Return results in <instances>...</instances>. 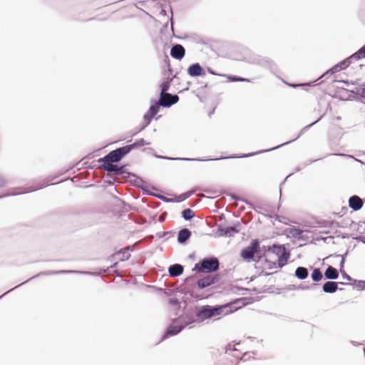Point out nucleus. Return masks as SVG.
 <instances>
[{
    "label": "nucleus",
    "instance_id": "9",
    "mask_svg": "<svg viewBox=\"0 0 365 365\" xmlns=\"http://www.w3.org/2000/svg\"><path fill=\"white\" fill-rule=\"evenodd\" d=\"M220 279L218 274H207L197 282L198 289H203L217 282Z\"/></svg>",
    "mask_w": 365,
    "mask_h": 365
},
{
    "label": "nucleus",
    "instance_id": "4",
    "mask_svg": "<svg viewBox=\"0 0 365 365\" xmlns=\"http://www.w3.org/2000/svg\"><path fill=\"white\" fill-rule=\"evenodd\" d=\"M219 260L215 257H205L195 264L193 271L203 273H212L219 269Z\"/></svg>",
    "mask_w": 365,
    "mask_h": 365
},
{
    "label": "nucleus",
    "instance_id": "55",
    "mask_svg": "<svg viewBox=\"0 0 365 365\" xmlns=\"http://www.w3.org/2000/svg\"><path fill=\"white\" fill-rule=\"evenodd\" d=\"M233 356H235V357H237V358L239 356H238L237 354H233Z\"/></svg>",
    "mask_w": 365,
    "mask_h": 365
},
{
    "label": "nucleus",
    "instance_id": "35",
    "mask_svg": "<svg viewBox=\"0 0 365 365\" xmlns=\"http://www.w3.org/2000/svg\"><path fill=\"white\" fill-rule=\"evenodd\" d=\"M227 78L232 82H249L248 78L237 76H228Z\"/></svg>",
    "mask_w": 365,
    "mask_h": 365
},
{
    "label": "nucleus",
    "instance_id": "42",
    "mask_svg": "<svg viewBox=\"0 0 365 365\" xmlns=\"http://www.w3.org/2000/svg\"><path fill=\"white\" fill-rule=\"evenodd\" d=\"M315 83V81H312L308 83H300V84H295V85H291L293 88H296L298 86H314Z\"/></svg>",
    "mask_w": 365,
    "mask_h": 365
},
{
    "label": "nucleus",
    "instance_id": "58",
    "mask_svg": "<svg viewBox=\"0 0 365 365\" xmlns=\"http://www.w3.org/2000/svg\"><path fill=\"white\" fill-rule=\"evenodd\" d=\"M38 274H36V276H34V277H38ZM33 278H34V277H33ZM31 279H32V277H31V278H29V280H31Z\"/></svg>",
    "mask_w": 365,
    "mask_h": 365
},
{
    "label": "nucleus",
    "instance_id": "11",
    "mask_svg": "<svg viewBox=\"0 0 365 365\" xmlns=\"http://www.w3.org/2000/svg\"><path fill=\"white\" fill-rule=\"evenodd\" d=\"M159 158L168 159L170 160H183V161H209V160H220L223 159L236 158V156H228L222 158H217L212 159H202V158H169L165 156H158Z\"/></svg>",
    "mask_w": 365,
    "mask_h": 365
},
{
    "label": "nucleus",
    "instance_id": "36",
    "mask_svg": "<svg viewBox=\"0 0 365 365\" xmlns=\"http://www.w3.org/2000/svg\"><path fill=\"white\" fill-rule=\"evenodd\" d=\"M153 115H152L151 114H150V113H146L143 118L144 119L147 121L146 122V124L141 128V130L144 129L145 127H147L151 122L152 119L153 118Z\"/></svg>",
    "mask_w": 365,
    "mask_h": 365
},
{
    "label": "nucleus",
    "instance_id": "51",
    "mask_svg": "<svg viewBox=\"0 0 365 365\" xmlns=\"http://www.w3.org/2000/svg\"><path fill=\"white\" fill-rule=\"evenodd\" d=\"M159 198L163 200L165 202L169 201L165 197H159Z\"/></svg>",
    "mask_w": 365,
    "mask_h": 365
},
{
    "label": "nucleus",
    "instance_id": "40",
    "mask_svg": "<svg viewBox=\"0 0 365 365\" xmlns=\"http://www.w3.org/2000/svg\"><path fill=\"white\" fill-rule=\"evenodd\" d=\"M275 220L286 225L288 224L287 222L286 221L287 219L285 217L276 215Z\"/></svg>",
    "mask_w": 365,
    "mask_h": 365
},
{
    "label": "nucleus",
    "instance_id": "26",
    "mask_svg": "<svg viewBox=\"0 0 365 365\" xmlns=\"http://www.w3.org/2000/svg\"><path fill=\"white\" fill-rule=\"evenodd\" d=\"M311 277L314 282H318L323 278V274L319 268H314L311 274Z\"/></svg>",
    "mask_w": 365,
    "mask_h": 365
},
{
    "label": "nucleus",
    "instance_id": "33",
    "mask_svg": "<svg viewBox=\"0 0 365 365\" xmlns=\"http://www.w3.org/2000/svg\"><path fill=\"white\" fill-rule=\"evenodd\" d=\"M353 57H355V60H359L362 58H365V44L356 52L353 53Z\"/></svg>",
    "mask_w": 365,
    "mask_h": 365
},
{
    "label": "nucleus",
    "instance_id": "30",
    "mask_svg": "<svg viewBox=\"0 0 365 365\" xmlns=\"http://www.w3.org/2000/svg\"><path fill=\"white\" fill-rule=\"evenodd\" d=\"M353 59H355V57H353L352 54L348 58L339 62V64L341 67V70H344L345 68H346L351 63Z\"/></svg>",
    "mask_w": 365,
    "mask_h": 365
},
{
    "label": "nucleus",
    "instance_id": "63",
    "mask_svg": "<svg viewBox=\"0 0 365 365\" xmlns=\"http://www.w3.org/2000/svg\"><path fill=\"white\" fill-rule=\"evenodd\" d=\"M35 190H37V188L33 189L32 191H35Z\"/></svg>",
    "mask_w": 365,
    "mask_h": 365
},
{
    "label": "nucleus",
    "instance_id": "22",
    "mask_svg": "<svg viewBox=\"0 0 365 365\" xmlns=\"http://www.w3.org/2000/svg\"><path fill=\"white\" fill-rule=\"evenodd\" d=\"M294 276L301 280L307 279L309 276L308 269L304 267H298L295 270Z\"/></svg>",
    "mask_w": 365,
    "mask_h": 365
},
{
    "label": "nucleus",
    "instance_id": "25",
    "mask_svg": "<svg viewBox=\"0 0 365 365\" xmlns=\"http://www.w3.org/2000/svg\"><path fill=\"white\" fill-rule=\"evenodd\" d=\"M172 80H173L172 78H168L165 81H164L163 83H162L160 84V95L168 93L167 91L170 88Z\"/></svg>",
    "mask_w": 365,
    "mask_h": 365
},
{
    "label": "nucleus",
    "instance_id": "20",
    "mask_svg": "<svg viewBox=\"0 0 365 365\" xmlns=\"http://www.w3.org/2000/svg\"><path fill=\"white\" fill-rule=\"evenodd\" d=\"M324 277L326 279L330 280L336 279L339 277V272L336 268L329 265L324 272Z\"/></svg>",
    "mask_w": 365,
    "mask_h": 365
},
{
    "label": "nucleus",
    "instance_id": "38",
    "mask_svg": "<svg viewBox=\"0 0 365 365\" xmlns=\"http://www.w3.org/2000/svg\"><path fill=\"white\" fill-rule=\"evenodd\" d=\"M340 272L341 273L343 279H346L349 281L352 280V278L349 274H347L346 272L344 271V267L341 268V267H340Z\"/></svg>",
    "mask_w": 365,
    "mask_h": 365
},
{
    "label": "nucleus",
    "instance_id": "57",
    "mask_svg": "<svg viewBox=\"0 0 365 365\" xmlns=\"http://www.w3.org/2000/svg\"><path fill=\"white\" fill-rule=\"evenodd\" d=\"M322 78V76L320 78H318V79H316V81H314L315 82L316 81H318V80H320V78Z\"/></svg>",
    "mask_w": 365,
    "mask_h": 365
},
{
    "label": "nucleus",
    "instance_id": "44",
    "mask_svg": "<svg viewBox=\"0 0 365 365\" xmlns=\"http://www.w3.org/2000/svg\"><path fill=\"white\" fill-rule=\"evenodd\" d=\"M195 192V190H191L183 194L184 199L190 197Z\"/></svg>",
    "mask_w": 365,
    "mask_h": 365
},
{
    "label": "nucleus",
    "instance_id": "48",
    "mask_svg": "<svg viewBox=\"0 0 365 365\" xmlns=\"http://www.w3.org/2000/svg\"><path fill=\"white\" fill-rule=\"evenodd\" d=\"M361 96L363 98H365V88L361 90Z\"/></svg>",
    "mask_w": 365,
    "mask_h": 365
},
{
    "label": "nucleus",
    "instance_id": "34",
    "mask_svg": "<svg viewBox=\"0 0 365 365\" xmlns=\"http://www.w3.org/2000/svg\"><path fill=\"white\" fill-rule=\"evenodd\" d=\"M149 144H150V143H147V142H145V140L143 138H140V139L136 140L134 143L130 144V145L132 149L133 150L135 148L143 146L145 145H149Z\"/></svg>",
    "mask_w": 365,
    "mask_h": 365
},
{
    "label": "nucleus",
    "instance_id": "39",
    "mask_svg": "<svg viewBox=\"0 0 365 365\" xmlns=\"http://www.w3.org/2000/svg\"><path fill=\"white\" fill-rule=\"evenodd\" d=\"M328 155L348 156V157H349V158H351L354 159V160H356V161H357V162H359V163H360L363 164V163H362L360 160H358V159H356V158H354V157H353V156H351V155H344V154H343V153H330V154H329Z\"/></svg>",
    "mask_w": 365,
    "mask_h": 365
},
{
    "label": "nucleus",
    "instance_id": "27",
    "mask_svg": "<svg viewBox=\"0 0 365 365\" xmlns=\"http://www.w3.org/2000/svg\"><path fill=\"white\" fill-rule=\"evenodd\" d=\"M129 248H123L119 250L117 253L118 255H120V261H126L128 260L130 257V254L128 252Z\"/></svg>",
    "mask_w": 365,
    "mask_h": 365
},
{
    "label": "nucleus",
    "instance_id": "16",
    "mask_svg": "<svg viewBox=\"0 0 365 365\" xmlns=\"http://www.w3.org/2000/svg\"><path fill=\"white\" fill-rule=\"evenodd\" d=\"M363 201L358 195H352L349 199V206L354 211L359 210L363 206Z\"/></svg>",
    "mask_w": 365,
    "mask_h": 365
},
{
    "label": "nucleus",
    "instance_id": "50",
    "mask_svg": "<svg viewBox=\"0 0 365 365\" xmlns=\"http://www.w3.org/2000/svg\"><path fill=\"white\" fill-rule=\"evenodd\" d=\"M231 197L233 199V200H240V197L235 195H231Z\"/></svg>",
    "mask_w": 365,
    "mask_h": 365
},
{
    "label": "nucleus",
    "instance_id": "24",
    "mask_svg": "<svg viewBox=\"0 0 365 365\" xmlns=\"http://www.w3.org/2000/svg\"><path fill=\"white\" fill-rule=\"evenodd\" d=\"M160 106L161 105H160V103L158 101H152L148 112L155 116L158 113Z\"/></svg>",
    "mask_w": 365,
    "mask_h": 365
},
{
    "label": "nucleus",
    "instance_id": "41",
    "mask_svg": "<svg viewBox=\"0 0 365 365\" xmlns=\"http://www.w3.org/2000/svg\"><path fill=\"white\" fill-rule=\"evenodd\" d=\"M30 191H23V192H12V193H8V194H5L2 197H6V196H15V195H22V194H24V193H27V192H29Z\"/></svg>",
    "mask_w": 365,
    "mask_h": 365
},
{
    "label": "nucleus",
    "instance_id": "10",
    "mask_svg": "<svg viewBox=\"0 0 365 365\" xmlns=\"http://www.w3.org/2000/svg\"><path fill=\"white\" fill-rule=\"evenodd\" d=\"M101 167L108 173L113 175H119L123 174L124 171L123 166H118L114 165L113 163L102 162Z\"/></svg>",
    "mask_w": 365,
    "mask_h": 365
},
{
    "label": "nucleus",
    "instance_id": "59",
    "mask_svg": "<svg viewBox=\"0 0 365 365\" xmlns=\"http://www.w3.org/2000/svg\"><path fill=\"white\" fill-rule=\"evenodd\" d=\"M339 284H340L341 285L345 284V283L344 282H339Z\"/></svg>",
    "mask_w": 365,
    "mask_h": 365
},
{
    "label": "nucleus",
    "instance_id": "56",
    "mask_svg": "<svg viewBox=\"0 0 365 365\" xmlns=\"http://www.w3.org/2000/svg\"><path fill=\"white\" fill-rule=\"evenodd\" d=\"M322 78V76L320 78H318V79H316V81H314L315 82L316 81H318V80H320V78Z\"/></svg>",
    "mask_w": 365,
    "mask_h": 365
},
{
    "label": "nucleus",
    "instance_id": "1",
    "mask_svg": "<svg viewBox=\"0 0 365 365\" xmlns=\"http://www.w3.org/2000/svg\"><path fill=\"white\" fill-rule=\"evenodd\" d=\"M237 300H235L231 303L222 304V305H203L197 308L195 311V322L202 323L206 320L211 319L213 318L219 319V316L227 315L232 313L237 310L235 307L232 309V306L237 303Z\"/></svg>",
    "mask_w": 365,
    "mask_h": 365
},
{
    "label": "nucleus",
    "instance_id": "8",
    "mask_svg": "<svg viewBox=\"0 0 365 365\" xmlns=\"http://www.w3.org/2000/svg\"><path fill=\"white\" fill-rule=\"evenodd\" d=\"M317 122H318V120H316V121H314V122H313V123H310L309 125H306L305 127H304V128L301 130L300 133H299L297 135V137H296L294 139H293V140H289V141H287V142H286V143H282V144H281V145H277V146H275V147H274V148H269V149H267V150H261V151H259V152H257V153H255L244 154V155H242V156H240V158H246V157L252 156V155H255V154H257V153H264V152H269V151H271V150H272L277 149V148H280V147H282V146H283V145H287V144H289V143H292V142L294 141L295 140L298 139V138H299V137H300V136H301V135H302L305 131H307L309 128H311L313 125H314V124H315V123H317Z\"/></svg>",
    "mask_w": 365,
    "mask_h": 365
},
{
    "label": "nucleus",
    "instance_id": "43",
    "mask_svg": "<svg viewBox=\"0 0 365 365\" xmlns=\"http://www.w3.org/2000/svg\"><path fill=\"white\" fill-rule=\"evenodd\" d=\"M346 255H347V252H345L344 255H337V257H341V262H340V267H341V268L344 267V262H345V257H346Z\"/></svg>",
    "mask_w": 365,
    "mask_h": 365
},
{
    "label": "nucleus",
    "instance_id": "28",
    "mask_svg": "<svg viewBox=\"0 0 365 365\" xmlns=\"http://www.w3.org/2000/svg\"><path fill=\"white\" fill-rule=\"evenodd\" d=\"M268 257H269L268 255ZM263 257H265L264 259V266L266 267V268L269 269H275V268H279L277 267V261H271L270 259H269L267 258V255L265 254L264 256H263Z\"/></svg>",
    "mask_w": 365,
    "mask_h": 365
},
{
    "label": "nucleus",
    "instance_id": "14",
    "mask_svg": "<svg viewBox=\"0 0 365 365\" xmlns=\"http://www.w3.org/2000/svg\"><path fill=\"white\" fill-rule=\"evenodd\" d=\"M122 159L117 149L110 151L108 154L98 160V162L118 163Z\"/></svg>",
    "mask_w": 365,
    "mask_h": 365
},
{
    "label": "nucleus",
    "instance_id": "3",
    "mask_svg": "<svg viewBox=\"0 0 365 365\" xmlns=\"http://www.w3.org/2000/svg\"><path fill=\"white\" fill-rule=\"evenodd\" d=\"M266 253L274 255L277 257V267L279 268L287 264L290 257L289 251L283 245L274 244L272 246L266 247Z\"/></svg>",
    "mask_w": 365,
    "mask_h": 365
},
{
    "label": "nucleus",
    "instance_id": "23",
    "mask_svg": "<svg viewBox=\"0 0 365 365\" xmlns=\"http://www.w3.org/2000/svg\"><path fill=\"white\" fill-rule=\"evenodd\" d=\"M259 63L272 71L274 69L275 67L274 63L267 57L260 59Z\"/></svg>",
    "mask_w": 365,
    "mask_h": 365
},
{
    "label": "nucleus",
    "instance_id": "61",
    "mask_svg": "<svg viewBox=\"0 0 365 365\" xmlns=\"http://www.w3.org/2000/svg\"><path fill=\"white\" fill-rule=\"evenodd\" d=\"M160 220H163L162 216H160Z\"/></svg>",
    "mask_w": 365,
    "mask_h": 365
},
{
    "label": "nucleus",
    "instance_id": "52",
    "mask_svg": "<svg viewBox=\"0 0 365 365\" xmlns=\"http://www.w3.org/2000/svg\"><path fill=\"white\" fill-rule=\"evenodd\" d=\"M127 248H129V249H128V252H129V251H133V250H134L133 246H129V247H128Z\"/></svg>",
    "mask_w": 365,
    "mask_h": 365
},
{
    "label": "nucleus",
    "instance_id": "32",
    "mask_svg": "<svg viewBox=\"0 0 365 365\" xmlns=\"http://www.w3.org/2000/svg\"><path fill=\"white\" fill-rule=\"evenodd\" d=\"M117 150L119 152V154L120 155L121 158H123L125 155L128 154L133 149L130 145H127L125 146L118 148H117Z\"/></svg>",
    "mask_w": 365,
    "mask_h": 365
},
{
    "label": "nucleus",
    "instance_id": "46",
    "mask_svg": "<svg viewBox=\"0 0 365 365\" xmlns=\"http://www.w3.org/2000/svg\"><path fill=\"white\" fill-rule=\"evenodd\" d=\"M6 181L5 178L2 175H0V187H4L6 185Z\"/></svg>",
    "mask_w": 365,
    "mask_h": 365
},
{
    "label": "nucleus",
    "instance_id": "21",
    "mask_svg": "<svg viewBox=\"0 0 365 365\" xmlns=\"http://www.w3.org/2000/svg\"><path fill=\"white\" fill-rule=\"evenodd\" d=\"M304 231L299 228L292 227H289L286 230V233L289 235L290 237L295 238V239H302V234Z\"/></svg>",
    "mask_w": 365,
    "mask_h": 365
},
{
    "label": "nucleus",
    "instance_id": "19",
    "mask_svg": "<svg viewBox=\"0 0 365 365\" xmlns=\"http://www.w3.org/2000/svg\"><path fill=\"white\" fill-rule=\"evenodd\" d=\"M191 231L188 228L181 229L178 234V242L180 244H183L187 242L191 237Z\"/></svg>",
    "mask_w": 365,
    "mask_h": 365
},
{
    "label": "nucleus",
    "instance_id": "15",
    "mask_svg": "<svg viewBox=\"0 0 365 365\" xmlns=\"http://www.w3.org/2000/svg\"><path fill=\"white\" fill-rule=\"evenodd\" d=\"M185 49L180 44H175L171 48L170 56L176 60H181L185 56Z\"/></svg>",
    "mask_w": 365,
    "mask_h": 365
},
{
    "label": "nucleus",
    "instance_id": "7",
    "mask_svg": "<svg viewBox=\"0 0 365 365\" xmlns=\"http://www.w3.org/2000/svg\"><path fill=\"white\" fill-rule=\"evenodd\" d=\"M179 101V97L176 94L165 93L159 96L158 101L163 108H169L173 105L177 103Z\"/></svg>",
    "mask_w": 365,
    "mask_h": 365
},
{
    "label": "nucleus",
    "instance_id": "64",
    "mask_svg": "<svg viewBox=\"0 0 365 365\" xmlns=\"http://www.w3.org/2000/svg\"><path fill=\"white\" fill-rule=\"evenodd\" d=\"M35 190H37V188L33 189L32 191H35Z\"/></svg>",
    "mask_w": 365,
    "mask_h": 365
},
{
    "label": "nucleus",
    "instance_id": "62",
    "mask_svg": "<svg viewBox=\"0 0 365 365\" xmlns=\"http://www.w3.org/2000/svg\"><path fill=\"white\" fill-rule=\"evenodd\" d=\"M160 220H163L162 216H160Z\"/></svg>",
    "mask_w": 365,
    "mask_h": 365
},
{
    "label": "nucleus",
    "instance_id": "29",
    "mask_svg": "<svg viewBox=\"0 0 365 365\" xmlns=\"http://www.w3.org/2000/svg\"><path fill=\"white\" fill-rule=\"evenodd\" d=\"M194 216V212L190 208H186L182 211V217L185 220H191Z\"/></svg>",
    "mask_w": 365,
    "mask_h": 365
},
{
    "label": "nucleus",
    "instance_id": "49",
    "mask_svg": "<svg viewBox=\"0 0 365 365\" xmlns=\"http://www.w3.org/2000/svg\"><path fill=\"white\" fill-rule=\"evenodd\" d=\"M207 71L210 73H211L212 75H217V73H215V71H213L210 68H207Z\"/></svg>",
    "mask_w": 365,
    "mask_h": 365
},
{
    "label": "nucleus",
    "instance_id": "60",
    "mask_svg": "<svg viewBox=\"0 0 365 365\" xmlns=\"http://www.w3.org/2000/svg\"><path fill=\"white\" fill-rule=\"evenodd\" d=\"M176 302H175V301H172V302H171V303H172V304H175Z\"/></svg>",
    "mask_w": 365,
    "mask_h": 365
},
{
    "label": "nucleus",
    "instance_id": "18",
    "mask_svg": "<svg viewBox=\"0 0 365 365\" xmlns=\"http://www.w3.org/2000/svg\"><path fill=\"white\" fill-rule=\"evenodd\" d=\"M339 282L327 281L322 286V290L325 293L333 294L338 289Z\"/></svg>",
    "mask_w": 365,
    "mask_h": 365
},
{
    "label": "nucleus",
    "instance_id": "45",
    "mask_svg": "<svg viewBox=\"0 0 365 365\" xmlns=\"http://www.w3.org/2000/svg\"><path fill=\"white\" fill-rule=\"evenodd\" d=\"M237 350L236 349H235L233 347V346H232L231 344H229L227 347H226V351L225 352L227 354H230L231 351H237Z\"/></svg>",
    "mask_w": 365,
    "mask_h": 365
},
{
    "label": "nucleus",
    "instance_id": "37",
    "mask_svg": "<svg viewBox=\"0 0 365 365\" xmlns=\"http://www.w3.org/2000/svg\"><path fill=\"white\" fill-rule=\"evenodd\" d=\"M355 283H356V288L357 290H363L365 289V281L362 280H354Z\"/></svg>",
    "mask_w": 365,
    "mask_h": 365
},
{
    "label": "nucleus",
    "instance_id": "13",
    "mask_svg": "<svg viewBox=\"0 0 365 365\" xmlns=\"http://www.w3.org/2000/svg\"><path fill=\"white\" fill-rule=\"evenodd\" d=\"M187 73L191 77L205 76V71L199 63L191 64L187 68Z\"/></svg>",
    "mask_w": 365,
    "mask_h": 365
},
{
    "label": "nucleus",
    "instance_id": "54",
    "mask_svg": "<svg viewBox=\"0 0 365 365\" xmlns=\"http://www.w3.org/2000/svg\"><path fill=\"white\" fill-rule=\"evenodd\" d=\"M116 265H117V262L114 263V264H113V265H111V266H110V267H111V268H112V267H115Z\"/></svg>",
    "mask_w": 365,
    "mask_h": 365
},
{
    "label": "nucleus",
    "instance_id": "53",
    "mask_svg": "<svg viewBox=\"0 0 365 365\" xmlns=\"http://www.w3.org/2000/svg\"><path fill=\"white\" fill-rule=\"evenodd\" d=\"M341 82L346 85L349 84L348 81H341Z\"/></svg>",
    "mask_w": 365,
    "mask_h": 365
},
{
    "label": "nucleus",
    "instance_id": "12",
    "mask_svg": "<svg viewBox=\"0 0 365 365\" xmlns=\"http://www.w3.org/2000/svg\"><path fill=\"white\" fill-rule=\"evenodd\" d=\"M76 273L80 274H88V275H98L96 272L88 271H77V270H58V271H47L45 272H40L38 275H50V274H71Z\"/></svg>",
    "mask_w": 365,
    "mask_h": 365
},
{
    "label": "nucleus",
    "instance_id": "6",
    "mask_svg": "<svg viewBox=\"0 0 365 365\" xmlns=\"http://www.w3.org/2000/svg\"><path fill=\"white\" fill-rule=\"evenodd\" d=\"M241 224L239 222H235L233 225L229 227H222L219 225L217 232L221 237H233L235 234L238 233L241 229Z\"/></svg>",
    "mask_w": 365,
    "mask_h": 365
},
{
    "label": "nucleus",
    "instance_id": "47",
    "mask_svg": "<svg viewBox=\"0 0 365 365\" xmlns=\"http://www.w3.org/2000/svg\"><path fill=\"white\" fill-rule=\"evenodd\" d=\"M26 282H27V281H26V282H24L21 283V284H19V285H18V286L15 287H14V289H15V288L19 287V286H21V284H24V283H26ZM13 289H14V288H13V289H10V290H9V291H8V292H5L4 294H3L0 297V298H1L2 297H4V295H6V294L7 293H9V292L12 291Z\"/></svg>",
    "mask_w": 365,
    "mask_h": 365
},
{
    "label": "nucleus",
    "instance_id": "17",
    "mask_svg": "<svg viewBox=\"0 0 365 365\" xmlns=\"http://www.w3.org/2000/svg\"><path fill=\"white\" fill-rule=\"evenodd\" d=\"M184 267L180 264H174L168 267V273L171 277H177L183 272Z\"/></svg>",
    "mask_w": 365,
    "mask_h": 365
},
{
    "label": "nucleus",
    "instance_id": "31",
    "mask_svg": "<svg viewBox=\"0 0 365 365\" xmlns=\"http://www.w3.org/2000/svg\"><path fill=\"white\" fill-rule=\"evenodd\" d=\"M340 71H341V67L340 66V65L338 63H336V65H334L333 67H331V68H329V70H327L322 76V77H324L326 76L328 74H334L337 72H339Z\"/></svg>",
    "mask_w": 365,
    "mask_h": 365
},
{
    "label": "nucleus",
    "instance_id": "5",
    "mask_svg": "<svg viewBox=\"0 0 365 365\" xmlns=\"http://www.w3.org/2000/svg\"><path fill=\"white\" fill-rule=\"evenodd\" d=\"M195 322V319H194V317H187L186 319H185L182 322H181V324L180 325H171L170 326L165 334H164V338H166V337H168L170 336H175V335H177L178 334H179L185 327H187V326H190L191 324H192L193 323Z\"/></svg>",
    "mask_w": 365,
    "mask_h": 365
},
{
    "label": "nucleus",
    "instance_id": "2",
    "mask_svg": "<svg viewBox=\"0 0 365 365\" xmlns=\"http://www.w3.org/2000/svg\"><path fill=\"white\" fill-rule=\"evenodd\" d=\"M266 253V247L259 246L258 240H252L250 245L241 251V257L247 262L255 261V257L257 258V261H259L263 258Z\"/></svg>",
    "mask_w": 365,
    "mask_h": 365
}]
</instances>
